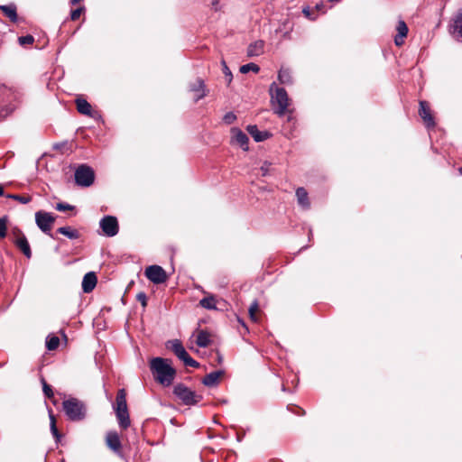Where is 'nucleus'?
<instances>
[{
    "label": "nucleus",
    "mask_w": 462,
    "mask_h": 462,
    "mask_svg": "<svg viewBox=\"0 0 462 462\" xmlns=\"http://www.w3.org/2000/svg\"><path fill=\"white\" fill-rule=\"evenodd\" d=\"M150 369L156 382L163 386H170L175 378L176 370L170 359L154 357L150 361Z\"/></svg>",
    "instance_id": "1"
},
{
    "label": "nucleus",
    "mask_w": 462,
    "mask_h": 462,
    "mask_svg": "<svg viewBox=\"0 0 462 462\" xmlns=\"http://www.w3.org/2000/svg\"><path fill=\"white\" fill-rule=\"evenodd\" d=\"M271 95V103L273 109L279 116H284L288 108L291 106V99L283 88L277 86L275 82L272 83L269 88Z\"/></svg>",
    "instance_id": "2"
},
{
    "label": "nucleus",
    "mask_w": 462,
    "mask_h": 462,
    "mask_svg": "<svg viewBox=\"0 0 462 462\" xmlns=\"http://www.w3.org/2000/svg\"><path fill=\"white\" fill-rule=\"evenodd\" d=\"M62 407L66 416L70 420L79 421L86 418L87 407L82 401L77 398L70 397L64 400Z\"/></svg>",
    "instance_id": "3"
},
{
    "label": "nucleus",
    "mask_w": 462,
    "mask_h": 462,
    "mask_svg": "<svg viewBox=\"0 0 462 462\" xmlns=\"http://www.w3.org/2000/svg\"><path fill=\"white\" fill-rule=\"evenodd\" d=\"M116 414L119 426L124 430L127 429L130 426V418L126 404V393L125 389H120L117 392L116 400Z\"/></svg>",
    "instance_id": "4"
},
{
    "label": "nucleus",
    "mask_w": 462,
    "mask_h": 462,
    "mask_svg": "<svg viewBox=\"0 0 462 462\" xmlns=\"http://www.w3.org/2000/svg\"><path fill=\"white\" fill-rule=\"evenodd\" d=\"M167 346L172 350V352L184 363L186 366L194 368H198L199 366V364L188 354L180 340H171L168 342Z\"/></svg>",
    "instance_id": "5"
},
{
    "label": "nucleus",
    "mask_w": 462,
    "mask_h": 462,
    "mask_svg": "<svg viewBox=\"0 0 462 462\" xmlns=\"http://www.w3.org/2000/svg\"><path fill=\"white\" fill-rule=\"evenodd\" d=\"M173 393L185 405H195L202 399L200 395L182 383L177 384L174 387Z\"/></svg>",
    "instance_id": "6"
},
{
    "label": "nucleus",
    "mask_w": 462,
    "mask_h": 462,
    "mask_svg": "<svg viewBox=\"0 0 462 462\" xmlns=\"http://www.w3.org/2000/svg\"><path fill=\"white\" fill-rule=\"evenodd\" d=\"M56 217L49 212L42 210L35 213V222L37 226L46 235L51 236V231L54 225Z\"/></svg>",
    "instance_id": "7"
},
{
    "label": "nucleus",
    "mask_w": 462,
    "mask_h": 462,
    "mask_svg": "<svg viewBox=\"0 0 462 462\" xmlns=\"http://www.w3.org/2000/svg\"><path fill=\"white\" fill-rule=\"evenodd\" d=\"M94 179L93 170L87 165H80L75 171V180L79 186L88 187L94 182Z\"/></svg>",
    "instance_id": "8"
},
{
    "label": "nucleus",
    "mask_w": 462,
    "mask_h": 462,
    "mask_svg": "<svg viewBox=\"0 0 462 462\" xmlns=\"http://www.w3.org/2000/svg\"><path fill=\"white\" fill-rule=\"evenodd\" d=\"M145 276L155 284H161L167 281L168 275L164 269L159 265H150L145 269Z\"/></svg>",
    "instance_id": "9"
},
{
    "label": "nucleus",
    "mask_w": 462,
    "mask_h": 462,
    "mask_svg": "<svg viewBox=\"0 0 462 462\" xmlns=\"http://www.w3.org/2000/svg\"><path fill=\"white\" fill-rule=\"evenodd\" d=\"M99 226L105 236L108 237L115 236L119 231L118 222L116 217L106 216L100 222Z\"/></svg>",
    "instance_id": "10"
},
{
    "label": "nucleus",
    "mask_w": 462,
    "mask_h": 462,
    "mask_svg": "<svg viewBox=\"0 0 462 462\" xmlns=\"http://www.w3.org/2000/svg\"><path fill=\"white\" fill-rule=\"evenodd\" d=\"M106 444L107 448L115 454L122 456V443L119 434L115 430H110L106 435Z\"/></svg>",
    "instance_id": "11"
},
{
    "label": "nucleus",
    "mask_w": 462,
    "mask_h": 462,
    "mask_svg": "<svg viewBox=\"0 0 462 462\" xmlns=\"http://www.w3.org/2000/svg\"><path fill=\"white\" fill-rule=\"evenodd\" d=\"M419 115L421 117L424 125L428 128H433L435 126V120L431 114L429 104L426 101H420Z\"/></svg>",
    "instance_id": "12"
},
{
    "label": "nucleus",
    "mask_w": 462,
    "mask_h": 462,
    "mask_svg": "<svg viewBox=\"0 0 462 462\" xmlns=\"http://www.w3.org/2000/svg\"><path fill=\"white\" fill-rule=\"evenodd\" d=\"M249 139L247 135L239 128L231 129V143L239 145L244 151L248 150Z\"/></svg>",
    "instance_id": "13"
},
{
    "label": "nucleus",
    "mask_w": 462,
    "mask_h": 462,
    "mask_svg": "<svg viewBox=\"0 0 462 462\" xmlns=\"http://www.w3.org/2000/svg\"><path fill=\"white\" fill-rule=\"evenodd\" d=\"M449 32L457 41L462 42V10L453 19Z\"/></svg>",
    "instance_id": "14"
},
{
    "label": "nucleus",
    "mask_w": 462,
    "mask_h": 462,
    "mask_svg": "<svg viewBox=\"0 0 462 462\" xmlns=\"http://www.w3.org/2000/svg\"><path fill=\"white\" fill-rule=\"evenodd\" d=\"M97 278L95 273L90 272L84 275L82 280V290L86 293L91 292L97 285Z\"/></svg>",
    "instance_id": "15"
},
{
    "label": "nucleus",
    "mask_w": 462,
    "mask_h": 462,
    "mask_svg": "<svg viewBox=\"0 0 462 462\" xmlns=\"http://www.w3.org/2000/svg\"><path fill=\"white\" fill-rule=\"evenodd\" d=\"M397 35L394 38V42L397 46H401L404 42V39L408 33V26L404 21L400 20L396 26Z\"/></svg>",
    "instance_id": "16"
},
{
    "label": "nucleus",
    "mask_w": 462,
    "mask_h": 462,
    "mask_svg": "<svg viewBox=\"0 0 462 462\" xmlns=\"http://www.w3.org/2000/svg\"><path fill=\"white\" fill-rule=\"evenodd\" d=\"M190 90L194 92L195 101H199L207 95L206 86L202 79H199L195 84L190 87Z\"/></svg>",
    "instance_id": "17"
},
{
    "label": "nucleus",
    "mask_w": 462,
    "mask_h": 462,
    "mask_svg": "<svg viewBox=\"0 0 462 462\" xmlns=\"http://www.w3.org/2000/svg\"><path fill=\"white\" fill-rule=\"evenodd\" d=\"M222 374H223V372H221V371L212 372V373L207 374L203 378L202 383L206 386H209V387L215 386L219 383V380H220V377L222 376Z\"/></svg>",
    "instance_id": "18"
},
{
    "label": "nucleus",
    "mask_w": 462,
    "mask_h": 462,
    "mask_svg": "<svg viewBox=\"0 0 462 462\" xmlns=\"http://www.w3.org/2000/svg\"><path fill=\"white\" fill-rule=\"evenodd\" d=\"M264 42L263 41H256L251 43L247 49V54L250 57L259 56L263 52Z\"/></svg>",
    "instance_id": "19"
},
{
    "label": "nucleus",
    "mask_w": 462,
    "mask_h": 462,
    "mask_svg": "<svg viewBox=\"0 0 462 462\" xmlns=\"http://www.w3.org/2000/svg\"><path fill=\"white\" fill-rule=\"evenodd\" d=\"M75 102L79 113L86 116H91L92 106L86 99L77 98Z\"/></svg>",
    "instance_id": "20"
},
{
    "label": "nucleus",
    "mask_w": 462,
    "mask_h": 462,
    "mask_svg": "<svg viewBox=\"0 0 462 462\" xmlns=\"http://www.w3.org/2000/svg\"><path fill=\"white\" fill-rule=\"evenodd\" d=\"M284 116H287V124L284 125V131H286L288 128V133H286V134L289 136L292 134V132L296 126V118L293 116V110L290 107Z\"/></svg>",
    "instance_id": "21"
},
{
    "label": "nucleus",
    "mask_w": 462,
    "mask_h": 462,
    "mask_svg": "<svg viewBox=\"0 0 462 462\" xmlns=\"http://www.w3.org/2000/svg\"><path fill=\"white\" fill-rule=\"evenodd\" d=\"M14 244L17 246V248L19 250L22 251V253L27 258L32 257V250H31V247H30V245H29V242H28L26 236H24L23 238H20L19 240L15 241Z\"/></svg>",
    "instance_id": "22"
},
{
    "label": "nucleus",
    "mask_w": 462,
    "mask_h": 462,
    "mask_svg": "<svg viewBox=\"0 0 462 462\" xmlns=\"http://www.w3.org/2000/svg\"><path fill=\"white\" fill-rule=\"evenodd\" d=\"M296 197L298 203L304 208H310V201L308 192L304 188H298L296 189Z\"/></svg>",
    "instance_id": "23"
},
{
    "label": "nucleus",
    "mask_w": 462,
    "mask_h": 462,
    "mask_svg": "<svg viewBox=\"0 0 462 462\" xmlns=\"http://www.w3.org/2000/svg\"><path fill=\"white\" fill-rule=\"evenodd\" d=\"M247 131L256 142L264 141L269 137L267 132H260L256 125H249Z\"/></svg>",
    "instance_id": "24"
},
{
    "label": "nucleus",
    "mask_w": 462,
    "mask_h": 462,
    "mask_svg": "<svg viewBox=\"0 0 462 462\" xmlns=\"http://www.w3.org/2000/svg\"><path fill=\"white\" fill-rule=\"evenodd\" d=\"M210 334L205 330H199L196 336V343L200 347H206L210 344Z\"/></svg>",
    "instance_id": "25"
},
{
    "label": "nucleus",
    "mask_w": 462,
    "mask_h": 462,
    "mask_svg": "<svg viewBox=\"0 0 462 462\" xmlns=\"http://www.w3.org/2000/svg\"><path fill=\"white\" fill-rule=\"evenodd\" d=\"M278 80L281 84L283 85L292 84V77L291 70L286 68H282L278 72Z\"/></svg>",
    "instance_id": "26"
},
{
    "label": "nucleus",
    "mask_w": 462,
    "mask_h": 462,
    "mask_svg": "<svg viewBox=\"0 0 462 462\" xmlns=\"http://www.w3.org/2000/svg\"><path fill=\"white\" fill-rule=\"evenodd\" d=\"M199 305L206 310H217L216 297L209 294L199 300Z\"/></svg>",
    "instance_id": "27"
},
{
    "label": "nucleus",
    "mask_w": 462,
    "mask_h": 462,
    "mask_svg": "<svg viewBox=\"0 0 462 462\" xmlns=\"http://www.w3.org/2000/svg\"><path fill=\"white\" fill-rule=\"evenodd\" d=\"M248 312L252 321L258 322L260 320V307L256 300L251 303Z\"/></svg>",
    "instance_id": "28"
},
{
    "label": "nucleus",
    "mask_w": 462,
    "mask_h": 462,
    "mask_svg": "<svg viewBox=\"0 0 462 462\" xmlns=\"http://www.w3.org/2000/svg\"><path fill=\"white\" fill-rule=\"evenodd\" d=\"M57 232L67 236L69 239H78L79 237V234L78 230L71 226H61L57 229Z\"/></svg>",
    "instance_id": "29"
},
{
    "label": "nucleus",
    "mask_w": 462,
    "mask_h": 462,
    "mask_svg": "<svg viewBox=\"0 0 462 462\" xmlns=\"http://www.w3.org/2000/svg\"><path fill=\"white\" fill-rule=\"evenodd\" d=\"M49 417H50L51 432L52 436L54 437L56 442H59V441H60L61 435L60 434V432L57 429L56 418H55L54 414L52 413L51 410L49 411Z\"/></svg>",
    "instance_id": "30"
},
{
    "label": "nucleus",
    "mask_w": 462,
    "mask_h": 462,
    "mask_svg": "<svg viewBox=\"0 0 462 462\" xmlns=\"http://www.w3.org/2000/svg\"><path fill=\"white\" fill-rule=\"evenodd\" d=\"M0 9L12 22L17 21L16 6L14 5H1Z\"/></svg>",
    "instance_id": "31"
},
{
    "label": "nucleus",
    "mask_w": 462,
    "mask_h": 462,
    "mask_svg": "<svg viewBox=\"0 0 462 462\" xmlns=\"http://www.w3.org/2000/svg\"><path fill=\"white\" fill-rule=\"evenodd\" d=\"M60 345V338L57 336L50 335L46 339V347L48 350H55Z\"/></svg>",
    "instance_id": "32"
},
{
    "label": "nucleus",
    "mask_w": 462,
    "mask_h": 462,
    "mask_svg": "<svg viewBox=\"0 0 462 462\" xmlns=\"http://www.w3.org/2000/svg\"><path fill=\"white\" fill-rule=\"evenodd\" d=\"M259 70H260V68L255 63H247V64H245L240 67V72L244 73V74H245L249 71H254V73H257V72H259Z\"/></svg>",
    "instance_id": "33"
},
{
    "label": "nucleus",
    "mask_w": 462,
    "mask_h": 462,
    "mask_svg": "<svg viewBox=\"0 0 462 462\" xmlns=\"http://www.w3.org/2000/svg\"><path fill=\"white\" fill-rule=\"evenodd\" d=\"M8 217L6 216L0 217V238L4 239L7 235Z\"/></svg>",
    "instance_id": "34"
},
{
    "label": "nucleus",
    "mask_w": 462,
    "mask_h": 462,
    "mask_svg": "<svg viewBox=\"0 0 462 462\" xmlns=\"http://www.w3.org/2000/svg\"><path fill=\"white\" fill-rule=\"evenodd\" d=\"M24 236H25L24 234L19 227L14 226L11 229V237H12L13 243L19 240L20 238H23Z\"/></svg>",
    "instance_id": "35"
},
{
    "label": "nucleus",
    "mask_w": 462,
    "mask_h": 462,
    "mask_svg": "<svg viewBox=\"0 0 462 462\" xmlns=\"http://www.w3.org/2000/svg\"><path fill=\"white\" fill-rule=\"evenodd\" d=\"M7 198L17 200L22 204H27V203L31 202V200H32V198L30 196H21V195H16V194L7 195Z\"/></svg>",
    "instance_id": "36"
},
{
    "label": "nucleus",
    "mask_w": 462,
    "mask_h": 462,
    "mask_svg": "<svg viewBox=\"0 0 462 462\" xmlns=\"http://www.w3.org/2000/svg\"><path fill=\"white\" fill-rule=\"evenodd\" d=\"M14 109V106H0V120L5 118Z\"/></svg>",
    "instance_id": "37"
},
{
    "label": "nucleus",
    "mask_w": 462,
    "mask_h": 462,
    "mask_svg": "<svg viewBox=\"0 0 462 462\" xmlns=\"http://www.w3.org/2000/svg\"><path fill=\"white\" fill-rule=\"evenodd\" d=\"M18 42L22 46L31 45L33 43L34 38L32 35L21 36L18 38Z\"/></svg>",
    "instance_id": "38"
},
{
    "label": "nucleus",
    "mask_w": 462,
    "mask_h": 462,
    "mask_svg": "<svg viewBox=\"0 0 462 462\" xmlns=\"http://www.w3.org/2000/svg\"><path fill=\"white\" fill-rule=\"evenodd\" d=\"M42 390L46 397L51 398L53 396V391L51 387L43 380L42 381Z\"/></svg>",
    "instance_id": "39"
},
{
    "label": "nucleus",
    "mask_w": 462,
    "mask_h": 462,
    "mask_svg": "<svg viewBox=\"0 0 462 462\" xmlns=\"http://www.w3.org/2000/svg\"><path fill=\"white\" fill-rule=\"evenodd\" d=\"M223 120L226 124L231 125L236 120V116L234 113L229 112L224 116Z\"/></svg>",
    "instance_id": "40"
},
{
    "label": "nucleus",
    "mask_w": 462,
    "mask_h": 462,
    "mask_svg": "<svg viewBox=\"0 0 462 462\" xmlns=\"http://www.w3.org/2000/svg\"><path fill=\"white\" fill-rule=\"evenodd\" d=\"M83 11H84V7H78L75 10H72L70 13L71 20L72 21L78 20L80 17Z\"/></svg>",
    "instance_id": "41"
},
{
    "label": "nucleus",
    "mask_w": 462,
    "mask_h": 462,
    "mask_svg": "<svg viewBox=\"0 0 462 462\" xmlns=\"http://www.w3.org/2000/svg\"><path fill=\"white\" fill-rule=\"evenodd\" d=\"M56 209L59 210V211L72 210L73 209V206H71L69 204H65V203H58L56 205Z\"/></svg>",
    "instance_id": "42"
},
{
    "label": "nucleus",
    "mask_w": 462,
    "mask_h": 462,
    "mask_svg": "<svg viewBox=\"0 0 462 462\" xmlns=\"http://www.w3.org/2000/svg\"><path fill=\"white\" fill-rule=\"evenodd\" d=\"M269 166H270V164L266 162L263 163V165L261 166L260 171H261L263 176H266L268 174Z\"/></svg>",
    "instance_id": "43"
},
{
    "label": "nucleus",
    "mask_w": 462,
    "mask_h": 462,
    "mask_svg": "<svg viewBox=\"0 0 462 462\" xmlns=\"http://www.w3.org/2000/svg\"><path fill=\"white\" fill-rule=\"evenodd\" d=\"M137 299L141 301L143 307L146 306V295L143 292H141L137 295Z\"/></svg>",
    "instance_id": "44"
},
{
    "label": "nucleus",
    "mask_w": 462,
    "mask_h": 462,
    "mask_svg": "<svg viewBox=\"0 0 462 462\" xmlns=\"http://www.w3.org/2000/svg\"><path fill=\"white\" fill-rule=\"evenodd\" d=\"M303 14H304L307 17H309V16H310V10H309V8H304V9H303Z\"/></svg>",
    "instance_id": "45"
},
{
    "label": "nucleus",
    "mask_w": 462,
    "mask_h": 462,
    "mask_svg": "<svg viewBox=\"0 0 462 462\" xmlns=\"http://www.w3.org/2000/svg\"><path fill=\"white\" fill-rule=\"evenodd\" d=\"M4 195V188L2 185H0V196Z\"/></svg>",
    "instance_id": "46"
},
{
    "label": "nucleus",
    "mask_w": 462,
    "mask_h": 462,
    "mask_svg": "<svg viewBox=\"0 0 462 462\" xmlns=\"http://www.w3.org/2000/svg\"><path fill=\"white\" fill-rule=\"evenodd\" d=\"M460 173L462 174V168L459 169Z\"/></svg>",
    "instance_id": "47"
}]
</instances>
